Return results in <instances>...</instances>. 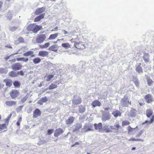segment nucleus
<instances>
[{
	"instance_id": "f257e3e1",
	"label": "nucleus",
	"mask_w": 154,
	"mask_h": 154,
	"mask_svg": "<svg viewBox=\"0 0 154 154\" xmlns=\"http://www.w3.org/2000/svg\"><path fill=\"white\" fill-rule=\"evenodd\" d=\"M42 28V26H41L30 24L28 26L27 29L29 31H32L33 32L36 33Z\"/></svg>"
},
{
	"instance_id": "f03ea898",
	"label": "nucleus",
	"mask_w": 154,
	"mask_h": 154,
	"mask_svg": "<svg viewBox=\"0 0 154 154\" xmlns=\"http://www.w3.org/2000/svg\"><path fill=\"white\" fill-rule=\"evenodd\" d=\"M121 105L123 107H127L129 105H131V101H129V100L126 96H124L121 99L120 101Z\"/></svg>"
},
{
	"instance_id": "7ed1b4c3",
	"label": "nucleus",
	"mask_w": 154,
	"mask_h": 154,
	"mask_svg": "<svg viewBox=\"0 0 154 154\" xmlns=\"http://www.w3.org/2000/svg\"><path fill=\"white\" fill-rule=\"evenodd\" d=\"M46 38V36L45 35H40L36 37V41L37 43H42L45 41Z\"/></svg>"
},
{
	"instance_id": "20e7f679",
	"label": "nucleus",
	"mask_w": 154,
	"mask_h": 154,
	"mask_svg": "<svg viewBox=\"0 0 154 154\" xmlns=\"http://www.w3.org/2000/svg\"><path fill=\"white\" fill-rule=\"evenodd\" d=\"M12 69L14 70H18L20 69L22 66L19 63H16L12 65L11 66Z\"/></svg>"
},
{
	"instance_id": "39448f33",
	"label": "nucleus",
	"mask_w": 154,
	"mask_h": 154,
	"mask_svg": "<svg viewBox=\"0 0 154 154\" xmlns=\"http://www.w3.org/2000/svg\"><path fill=\"white\" fill-rule=\"evenodd\" d=\"M41 114V111L39 109L37 108L33 111V117L35 118H37L40 116Z\"/></svg>"
},
{
	"instance_id": "423d86ee",
	"label": "nucleus",
	"mask_w": 154,
	"mask_h": 154,
	"mask_svg": "<svg viewBox=\"0 0 154 154\" xmlns=\"http://www.w3.org/2000/svg\"><path fill=\"white\" fill-rule=\"evenodd\" d=\"M10 96L13 98L17 97L19 94V92L17 90H12L10 93Z\"/></svg>"
},
{
	"instance_id": "0eeeda50",
	"label": "nucleus",
	"mask_w": 154,
	"mask_h": 154,
	"mask_svg": "<svg viewBox=\"0 0 154 154\" xmlns=\"http://www.w3.org/2000/svg\"><path fill=\"white\" fill-rule=\"evenodd\" d=\"M64 132V131L61 128H59L56 129L55 131L54 136L55 137H57Z\"/></svg>"
},
{
	"instance_id": "6e6552de",
	"label": "nucleus",
	"mask_w": 154,
	"mask_h": 154,
	"mask_svg": "<svg viewBox=\"0 0 154 154\" xmlns=\"http://www.w3.org/2000/svg\"><path fill=\"white\" fill-rule=\"evenodd\" d=\"M145 99L146 102L148 103H150L153 101V98L150 94H148L146 95L145 97Z\"/></svg>"
},
{
	"instance_id": "1a4fd4ad",
	"label": "nucleus",
	"mask_w": 154,
	"mask_h": 154,
	"mask_svg": "<svg viewBox=\"0 0 154 154\" xmlns=\"http://www.w3.org/2000/svg\"><path fill=\"white\" fill-rule=\"evenodd\" d=\"M89 127L88 125L87 124H86L85 125L83 126V128H82V131L84 132H86L88 131H93V130L92 129L88 128Z\"/></svg>"
},
{
	"instance_id": "9d476101",
	"label": "nucleus",
	"mask_w": 154,
	"mask_h": 154,
	"mask_svg": "<svg viewBox=\"0 0 154 154\" xmlns=\"http://www.w3.org/2000/svg\"><path fill=\"white\" fill-rule=\"evenodd\" d=\"M81 100V99L80 97H74L72 100V103L75 105L80 104L82 102Z\"/></svg>"
},
{
	"instance_id": "9b49d317",
	"label": "nucleus",
	"mask_w": 154,
	"mask_h": 154,
	"mask_svg": "<svg viewBox=\"0 0 154 154\" xmlns=\"http://www.w3.org/2000/svg\"><path fill=\"white\" fill-rule=\"evenodd\" d=\"M141 63H140L137 64L136 66V71L138 73H140L143 72V69L141 66Z\"/></svg>"
},
{
	"instance_id": "f8f14e48",
	"label": "nucleus",
	"mask_w": 154,
	"mask_h": 154,
	"mask_svg": "<svg viewBox=\"0 0 154 154\" xmlns=\"http://www.w3.org/2000/svg\"><path fill=\"white\" fill-rule=\"evenodd\" d=\"M46 9L45 7H42L38 8L35 11V13L37 15L43 12Z\"/></svg>"
},
{
	"instance_id": "ddd939ff",
	"label": "nucleus",
	"mask_w": 154,
	"mask_h": 154,
	"mask_svg": "<svg viewBox=\"0 0 154 154\" xmlns=\"http://www.w3.org/2000/svg\"><path fill=\"white\" fill-rule=\"evenodd\" d=\"M75 128L73 130V132H75L78 131L82 127V125L80 123H77L74 125Z\"/></svg>"
},
{
	"instance_id": "4468645a",
	"label": "nucleus",
	"mask_w": 154,
	"mask_h": 154,
	"mask_svg": "<svg viewBox=\"0 0 154 154\" xmlns=\"http://www.w3.org/2000/svg\"><path fill=\"white\" fill-rule=\"evenodd\" d=\"M74 117L72 116L69 117V118L66 120V124L67 125H69L72 124L74 120Z\"/></svg>"
},
{
	"instance_id": "2eb2a0df",
	"label": "nucleus",
	"mask_w": 154,
	"mask_h": 154,
	"mask_svg": "<svg viewBox=\"0 0 154 154\" xmlns=\"http://www.w3.org/2000/svg\"><path fill=\"white\" fill-rule=\"evenodd\" d=\"M149 55L148 53H145L143 57V59L146 63L148 62L149 61Z\"/></svg>"
},
{
	"instance_id": "dca6fc26",
	"label": "nucleus",
	"mask_w": 154,
	"mask_h": 154,
	"mask_svg": "<svg viewBox=\"0 0 154 154\" xmlns=\"http://www.w3.org/2000/svg\"><path fill=\"white\" fill-rule=\"evenodd\" d=\"M48 52L45 51H40L38 52V55L39 56L42 57H46L48 56Z\"/></svg>"
},
{
	"instance_id": "f3484780",
	"label": "nucleus",
	"mask_w": 154,
	"mask_h": 154,
	"mask_svg": "<svg viewBox=\"0 0 154 154\" xmlns=\"http://www.w3.org/2000/svg\"><path fill=\"white\" fill-rule=\"evenodd\" d=\"M95 128L96 130L100 131L102 128V124L101 123H99L98 124L95 123L94 124Z\"/></svg>"
},
{
	"instance_id": "a211bd4d",
	"label": "nucleus",
	"mask_w": 154,
	"mask_h": 154,
	"mask_svg": "<svg viewBox=\"0 0 154 154\" xmlns=\"http://www.w3.org/2000/svg\"><path fill=\"white\" fill-rule=\"evenodd\" d=\"M3 82L6 83V85L8 87H10L12 85V81L9 79H5L4 80Z\"/></svg>"
},
{
	"instance_id": "6ab92c4d",
	"label": "nucleus",
	"mask_w": 154,
	"mask_h": 154,
	"mask_svg": "<svg viewBox=\"0 0 154 154\" xmlns=\"http://www.w3.org/2000/svg\"><path fill=\"white\" fill-rule=\"evenodd\" d=\"M91 105L94 107L97 106H99L101 105V103L98 100H96L92 102Z\"/></svg>"
},
{
	"instance_id": "aec40b11",
	"label": "nucleus",
	"mask_w": 154,
	"mask_h": 154,
	"mask_svg": "<svg viewBox=\"0 0 154 154\" xmlns=\"http://www.w3.org/2000/svg\"><path fill=\"white\" fill-rule=\"evenodd\" d=\"M74 42L75 43H74V46H75L77 48H81V45H82L83 47H85V45L84 44H82L80 42H77L76 41H74Z\"/></svg>"
},
{
	"instance_id": "412c9836",
	"label": "nucleus",
	"mask_w": 154,
	"mask_h": 154,
	"mask_svg": "<svg viewBox=\"0 0 154 154\" xmlns=\"http://www.w3.org/2000/svg\"><path fill=\"white\" fill-rule=\"evenodd\" d=\"M79 111L80 113L84 112L85 111V106L80 105L79 106Z\"/></svg>"
},
{
	"instance_id": "4be33fe9",
	"label": "nucleus",
	"mask_w": 154,
	"mask_h": 154,
	"mask_svg": "<svg viewBox=\"0 0 154 154\" xmlns=\"http://www.w3.org/2000/svg\"><path fill=\"white\" fill-rule=\"evenodd\" d=\"M5 104L8 106H11L15 105L16 102L14 101H7L5 102Z\"/></svg>"
},
{
	"instance_id": "5701e85b",
	"label": "nucleus",
	"mask_w": 154,
	"mask_h": 154,
	"mask_svg": "<svg viewBox=\"0 0 154 154\" xmlns=\"http://www.w3.org/2000/svg\"><path fill=\"white\" fill-rule=\"evenodd\" d=\"M9 75L13 78L16 77L18 76L17 72H16L14 71H11L8 73Z\"/></svg>"
},
{
	"instance_id": "b1692460",
	"label": "nucleus",
	"mask_w": 154,
	"mask_h": 154,
	"mask_svg": "<svg viewBox=\"0 0 154 154\" xmlns=\"http://www.w3.org/2000/svg\"><path fill=\"white\" fill-rule=\"evenodd\" d=\"M45 14H41L40 15L37 17L35 19V21H40L41 19L43 18L44 17Z\"/></svg>"
},
{
	"instance_id": "393cba45",
	"label": "nucleus",
	"mask_w": 154,
	"mask_h": 154,
	"mask_svg": "<svg viewBox=\"0 0 154 154\" xmlns=\"http://www.w3.org/2000/svg\"><path fill=\"white\" fill-rule=\"evenodd\" d=\"M146 79L147 82V84L148 86H150L153 83V81L150 78V77L147 76L146 77Z\"/></svg>"
},
{
	"instance_id": "a878e982",
	"label": "nucleus",
	"mask_w": 154,
	"mask_h": 154,
	"mask_svg": "<svg viewBox=\"0 0 154 154\" xmlns=\"http://www.w3.org/2000/svg\"><path fill=\"white\" fill-rule=\"evenodd\" d=\"M112 114L115 117H117L118 116H121V113L120 112L119 110H116L113 112Z\"/></svg>"
},
{
	"instance_id": "bb28decb",
	"label": "nucleus",
	"mask_w": 154,
	"mask_h": 154,
	"mask_svg": "<svg viewBox=\"0 0 154 154\" xmlns=\"http://www.w3.org/2000/svg\"><path fill=\"white\" fill-rule=\"evenodd\" d=\"M58 48V45H54L52 46H51L48 48V50L56 52L57 50H54L55 49L57 48Z\"/></svg>"
},
{
	"instance_id": "cd10ccee",
	"label": "nucleus",
	"mask_w": 154,
	"mask_h": 154,
	"mask_svg": "<svg viewBox=\"0 0 154 154\" xmlns=\"http://www.w3.org/2000/svg\"><path fill=\"white\" fill-rule=\"evenodd\" d=\"M34 53L32 51H29L23 54V55L24 57H28L32 55Z\"/></svg>"
},
{
	"instance_id": "c85d7f7f",
	"label": "nucleus",
	"mask_w": 154,
	"mask_h": 154,
	"mask_svg": "<svg viewBox=\"0 0 154 154\" xmlns=\"http://www.w3.org/2000/svg\"><path fill=\"white\" fill-rule=\"evenodd\" d=\"M121 127V126L119 124H117L114 126H109V128H110L111 130L116 129L117 130H118L119 128H120Z\"/></svg>"
},
{
	"instance_id": "c756f323",
	"label": "nucleus",
	"mask_w": 154,
	"mask_h": 154,
	"mask_svg": "<svg viewBox=\"0 0 154 154\" xmlns=\"http://www.w3.org/2000/svg\"><path fill=\"white\" fill-rule=\"evenodd\" d=\"M58 33H56L53 34H51L50 35L49 38H48V40H53L56 38L58 36Z\"/></svg>"
},
{
	"instance_id": "7c9ffc66",
	"label": "nucleus",
	"mask_w": 154,
	"mask_h": 154,
	"mask_svg": "<svg viewBox=\"0 0 154 154\" xmlns=\"http://www.w3.org/2000/svg\"><path fill=\"white\" fill-rule=\"evenodd\" d=\"M54 77V75H49L47 76H45V79H46V81L47 82H49Z\"/></svg>"
},
{
	"instance_id": "2f4dec72",
	"label": "nucleus",
	"mask_w": 154,
	"mask_h": 154,
	"mask_svg": "<svg viewBox=\"0 0 154 154\" xmlns=\"http://www.w3.org/2000/svg\"><path fill=\"white\" fill-rule=\"evenodd\" d=\"M17 61H22L26 62H27L28 61L29 59L28 58H24L22 57L17 58Z\"/></svg>"
},
{
	"instance_id": "473e14b6",
	"label": "nucleus",
	"mask_w": 154,
	"mask_h": 154,
	"mask_svg": "<svg viewBox=\"0 0 154 154\" xmlns=\"http://www.w3.org/2000/svg\"><path fill=\"white\" fill-rule=\"evenodd\" d=\"M104 129L106 132L109 133L112 132V130L109 128V125H105L104 127Z\"/></svg>"
},
{
	"instance_id": "72a5a7b5",
	"label": "nucleus",
	"mask_w": 154,
	"mask_h": 154,
	"mask_svg": "<svg viewBox=\"0 0 154 154\" xmlns=\"http://www.w3.org/2000/svg\"><path fill=\"white\" fill-rule=\"evenodd\" d=\"M33 62L35 64L39 63L41 61V59L38 57H37L33 59Z\"/></svg>"
},
{
	"instance_id": "f704fd0d",
	"label": "nucleus",
	"mask_w": 154,
	"mask_h": 154,
	"mask_svg": "<svg viewBox=\"0 0 154 154\" xmlns=\"http://www.w3.org/2000/svg\"><path fill=\"white\" fill-rule=\"evenodd\" d=\"M61 45L63 47L66 49H67L71 47L70 45L68 43L62 44Z\"/></svg>"
},
{
	"instance_id": "c9c22d12",
	"label": "nucleus",
	"mask_w": 154,
	"mask_h": 154,
	"mask_svg": "<svg viewBox=\"0 0 154 154\" xmlns=\"http://www.w3.org/2000/svg\"><path fill=\"white\" fill-rule=\"evenodd\" d=\"M8 72L7 68H0V73H6Z\"/></svg>"
},
{
	"instance_id": "e433bc0d",
	"label": "nucleus",
	"mask_w": 154,
	"mask_h": 154,
	"mask_svg": "<svg viewBox=\"0 0 154 154\" xmlns=\"http://www.w3.org/2000/svg\"><path fill=\"white\" fill-rule=\"evenodd\" d=\"M57 85L52 83L49 87L48 89L50 90H51L57 88Z\"/></svg>"
},
{
	"instance_id": "4c0bfd02",
	"label": "nucleus",
	"mask_w": 154,
	"mask_h": 154,
	"mask_svg": "<svg viewBox=\"0 0 154 154\" xmlns=\"http://www.w3.org/2000/svg\"><path fill=\"white\" fill-rule=\"evenodd\" d=\"M50 45L49 43H46L44 45H40L39 47L41 48H46L49 46Z\"/></svg>"
},
{
	"instance_id": "58836bf2",
	"label": "nucleus",
	"mask_w": 154,
	"mask_h": 154,
	"mask_svg": "<svg viewBox=\"0 0 154 154\" xmlns=\"http://www.w3.org/2000/svg\"><path fill=\"white\" fill-rule=\"evenodd\" d=\"M12 12L9 11L7 13V17L8 19L10 20L12 18Z\"/></svg>"
},
{
	"instance_id": "ea45409f",
	"label": "nucleus",
	"mask_w": 154,
	"mask_h": 154,
	"mask_svg": "<svg viewBox=\"0 0 154 154\" xmlns=\"http://www.w3.org/2000/svg\"><path fill=\"white\" fill-rule=\"evenodd\" d=\"M110 119V116H103L102 117V119L103 121H106L107 120H109Z\"/></svg>"
},
{
	"instance_id": "a19ab883",
	"label": "nucleus",
	"mask_w": 154,
	"mask_h": 154,
	"mask_svg": "<svg viewBox=\"0 0 154 154\" xmlns=\"http://www.w3.org/2000/svg\"><path fill=\"white\" fill-rule=\"evenodd\" d=\"M152 115L151 111L149 110H147L146 111V115L148 117H149Z\"/></svg>"
},
{
	"instance_id": "79ce46f5",
	"label": "nucleus",
	"mask_w": 154,
	"mask_h": 154,
	"mask_svg": "<svg viewBox=\"0 0 154 154\" xmlns=\"http://www.w3.org/2000/svg\"><path fill=\"white\" fill-rule=\"evenodd\" d=\"M14 85L16 87L19 88L20 86V83L17 81H15L13 83Z\"/></svg>"
},
{
	"instance_id": "37998d69",
	"label": "nucleus",
	"mask_w": 154,
	"mask_h": 154,
	"mask_svg": "<svg viewBox=\"0 0 154 154\" xmlns=\"http://www.w3.org/2000/svg\"><path fill=\"white\" fill-rule=\"evenodd\" d=\"M133 80L136 86L137 87H139V82L138 80L137 79H133Z\"/></svg>"
},
{
	"instance_id": "c03bdc74",
	"label": "nucleus",
	"mask_w": 154,
	"mask_h": 154,
	"mask_svg": "<svg viewBox=\"0 0 154 154\" xmlns=\"http://www.w3.org/2000/svg\"><path fill=\"white\" fill-rule=\"evenodd\" d=\"M7 128L6 125L5 124H3L2 125H0V131H2L4 129Z\"/></svg>"
},
{
	"instance_id": "a18cd8bd",
	"label": "nucleus",
	"mask_w": 154,
	"mask_h": 154,
	"mask_svg": "<svg viewBox=\"0 0 154 154\" xmlns=\"http://www.w3.org/2000/svg\"><path fill=\"white\" fill-rule=\"evenodd\" d=\"M28 98V97L26 96H25L23 98L21 101L19 102V103L21 102L22 103H24L27 100Z\"/></svg>"
},
{
	"instance_id": "49530a36",
	"label": "nucleus",
	"mask_w": 154,
	"mask_h": 154,
	"mask_svg": "<svg viewBox=\"0 0 154 154\" xmlns=\"http://www.w3.org/2000/svg\"><path fill=\"white\" fill-rule=\"evenodd\" d=\"M153 121H154V119H153V117H152L150 121H149L147 120H146L143 123H142V125H144V124H145L148 123H152L153 122Z\"/></svg>"
},
{
	"instance_id": "de8ad7c7",
	"label": "nucleus",
	"mask_w": 154,
	"mask_h": 154,
	"mask_svg": "<svg viewBox=\"0 0 154 154\" xmlns=\"http://www.w3.org/2000/svg\"><path fill=\"white\" fill-rule=\"evenodd\" d=\"M48 100V99L46 97H42L41 99V101L42 103L46 102Z\"/></svg>"
},
{
	"instance_id": "09e8293b",
	"label": "nucleus",
	"mask_w": 154,
	"mask_h": 154,
	"mask_svg": "<svg viewBox=\"0 0 154 154\" xmlns=\"http://www.w3.org/2000/svg\"><path fill=\"white\" fill-rule=\"evenodd\" d=\"M135 128H133L130 126L128 127V134H130L133 130L135 129Z\"/></svg>"
},
{
	"instance_id": "8fccbe9b",
	"label": "nucleus",
	"mask_w": 154,
	"mask_h": 154,
	"mask_svg": "<svg viewBox=\"0 0 154 154\" xmlns=\"http://www.w3.org/2000/svg\"><path fill=\"white\" fill-rule=\"evenodd\" d=\"M129 124H130V122L128 121H124L122 122V126H124L128 125H129Z\"/></svg>"
},
{
	"instance_id": "3c124183",
	"label": "nucleus",
	"mask_w": 154,
	"mask_h": 154,
	"mask_svg": "<svg viewBox=\"0 0 154 154\" xmlns=\"http://www.w3.org/2000/svg\"><path fill=\"white\" fill-rule=\"evenodd\" d=\"M17 27L13 26V27H10L9 29L10 30L12 31H14L16 30Z\"/></svg>"
},
{
	"instance_id": "603ef678",
	"label": "nucleus",
	"mask_w": 154,
	"mask_h": 154,
	"mask_svg": "<svg viewBox=\"0 0 154 154\" xmlns=\"http://www.w3.org/2000/svg\"><path fill=\"white\" fill-rule=\"evenodd\" d=\"M54 131L53 129H48V135L51 134Z\"/></svg>"
},
{
	"instance_id": "864d4df0",
	"label": "nucleus",
	"mask_w": 154,
	"mask_h": 154,
	"mask_svg": "<svg viewBox=\"0 0 154 154\" xmlns=\"http://www.w3.org/2000/svg\"><path fill=\"white\" fill-rule=\"evenodd\" d=\"M23 106V105L21 106H19L17 109L16 111L17 112H19L21 110Z\"/></svg>"
},
{
	"instance_id": "5fc2aeb1",
	"label": "nucleus",
	"mask_w": 154,
	"mask_h": 154,
	"mask_svg": "<svg viewBox=\"0 0 154 154\" xmlns=\"http://www.w3.org/2000/svg\"><path fill=\"white\" fill-rule=\"evenodd\" d=\"M18 40L20 43H23L24 42V39L21 37H19Z\"/></svg>"
},
{
	"instance_id": "6e6d98bb",
	"label": "nucleus",
	"mask_w": 154,
	"mask_h": 154,
	"mask_svg": "<svg viewBox=\"0 0 154 154\" xmlns=\"http://www.w3.org/2000/svg\"><path fill=\"white\" fill-rule=\"evenodd\" d=\"M143 130H141L139 132V133L137 135L136 137H140L141 135L143 133Z\"/></svg>"
},
{
	"instance_id": "4d7b16f0",
	"label": "nucleus",
	"mask_w": 154,
	"mask_h": 154,
	"mask_svg": "<svg viewBox=\"0 0 154 154\" xmlns=\"http://www.w3.org/2000/svg\"><path fill=\"white\" fill-rule=\"evenodd\" d=\"M19 74H20L21 76H23L24 75L23 72L22 70L17 72V75H18Z\"/></svg>"
},
{
	"instance_id": "13d9d810",
	"label": "nucleus",
	"mask_w": 154,
	"mask_h": 154,
	"mask_svg": "<svg viewBox=\"0 0 154 154\" xmlns=\"http://www.w3.org/2000/svg\"><path fill=\"white\" fill-rule=\"evenodd\" d=\"M12 115V114H10L9 116H8L7 117V118L6 119V120L7 121H8V120L11 117Z\"/></svg>"
},
{
	"instance_id": "bf43d9fd",
	"label": "nucleus",
	"mask_w": 154,
	"mask_h": 154,
	"mask_svg": "<svg viewBox=\"0 0 154 154\" xmlns=\"http://www.w3.org/2000/svg\"><path fill=\"white\" fill-rule=\"evenodd\" d=\"M136 141L143 142L144 141V140L141 139H136Z\"/></svg>"
},
{
	"instance_id": "052dcab7",
	"label": "nucleus",
	"mask_w": 154,
	"mask_h": 154,
	"mask_svg": "<svg viewBox=\"0 0 154 154\" xmlns=\"http://www.w3.org/2000/svg\"><path fill=\"white\" fill-rule=\"evenodd\" d=\"M11 55L10 56H7L6 57H5V59L6 60H7L8 59H9L10 58V57L11 56H12Z\"/></svg>"
},
{
	"instance_id": "680f3d73",
	"label": "nucleus",
	"mask_w": 154,
	"mask_h": 154,
	"mask_svg": "<svg viewBox=\"0 0 154 154\" xmlns=\"http://www.w3.org/2000/svg\"><path fill=\"white\" fill-rule=\"evenodd\" d=\"M129 141H136V139L134 138H132L130 139L129 140Z\"/></svg>"
},
{
	"instance_id": "e2e57ef3",
	"label": "nucleus",
	"mask_w": 154,
	"mask_h": 154,
	"mask_svg": "<svg viewBox=\"0 0 154 154\" xmlns=\"http://www.w3.org/2000/svg\"><path fill=\"white\" fill-rule=\"evenodd\" d=\"M20 43L18 41V40H17L16 41L14 42V44L16 45H17L18 44H19Z\"/></svg>"
},
{
	"instance_id": "0e129e2a",
	"label": "nucleus",
	"mask_w": 154,
	"mask_h": 154,
	"mask_svg": "<svg viewBox=\"0 0 154 154\" xmlns=\"http://www.w3.org/2000/svg\"><path fill=\"white\" fill-rule=\"evenodd\" d=\"M9 61L12 62H14L16 61V60L15 59H13L9 60Z\"/></svg>"
},
{
	"instance_id": "69168bd1",
	"label": "nucleus",
	"mask_w": 154,
	"mask_h": 154,
	"mask_svg": "<svg viewBox=\"0 0 154 154\" xmlns=\"http://www.w3.org/2000/svg\"><path fill=\"white\" fill-rule=\"evenodd\" d=\"M5 47L8 48H12V47L10 45H7L5 46Z\"/></svg>"
},
{
	"instance_id": "338daca9",
	"label": "nucleus",
	"mask_w": 154,
	"mask_h": 154,
	"mask_svg": "<svg viewBox=\"0 0 154 154\" xmlns=\"http://www.w3.org/2000/svg\"><path fill=\"white\" fill-rule=\"evenodd\" d=\"M62 31L65 34H66L68 33L67 32L64 30H62Z\"/></svg>"
},
{
	"instance_id": "774afa93",
	"label": "nucleus",
	"mask_w": 154,
	"mask_h": 154,
	"mask_svg": "<svg viewBox=\"0 0 154 154\" xmlns=\"http://www.w3.org/2000/svg\"><path fill=\"white\" fill-rule=\"evenodd\" d=\"M78 144H79V143L78 142H75V144L74 145L72 146V147H73L75 146V145H78Z\"/></svg>"
}]
</instances>
